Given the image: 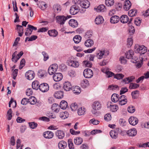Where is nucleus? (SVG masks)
Segmentation results:
<instances>
[{
	"label": "nucleus",
	"mask_w": 149,
	"mask_h": 149,
	"mask_svg": "<svg viewBox=\"0 0 149 149\" xmlns=\"http://www.w3.org/2000/svg\"><path fill=\"white\" fill-rule=\"evenodd\" d=\"M134 51L135 53H139L140 54H144L147 51V48L143 45H135Z\"/></svg>",
	"instance_id": "f257e3e1"
},
{
	"label": "nucleus",
	"mask_w": 149,
	"mask_h": 149,
	"mask_svg": "<svg viewBox=\"0 0 149 149\" xmlns=\"http://www.w3.org/2000/svg\"><path fill=\"white\" fill-rule=\"evenodd\" d=\"M102 107L101 104L99 102L95 101L92 104V112L93 114H95L97 113V110L100 109Z\"/></svg>",
	"instance_id": "f03ea898"
},
{
	"label": "nucleus",
	"mask_w": 149,
	"mask_h": 149,
	"mask_svg": "<svg viewBox=\"0 0 149 149\" xmlns=\"http://www.w3.org/2000/svg\"><path fill=\"white\" fill-rule=\"evenodd\" d=\"M71 17V16L68 15L66 17L63 15L57 16L56 17V22L61 25L64 24L65 21Z\"/></svg>",
	"instance_id": "7ed1b4c3"
},
{
	"label": "nucleus",
	"mask_w": 149,
	"mask_h": 149,
	"mask_svg": "<svg viewBox=\"0 0 149 149\" xmlns=\"http://www.w3.org/2000/svg\"><path fill=\"white\" fill-rule=\"evenodd\" d=\"M79 6L77 4H75L70 7V12L72 15H75L79 12Z\"/></svg>",
	"instance_id": "20e7f679"
},
{
	"label": "nucleus",
	"mask_w": 149,
	"mask_h": 149,
	"mask_svg": "<svg viewBox=\"0 0 149 149\" xmlns=\"http://www.w3.org/2000/svg\"><path fill=\"white\" fill-rule=\"evenodd\" d=\"M80 5L81 7L85 9L88 8L90 5V3L89 1L87 0H85L81 2ZM85 11V9H83L82 10H80V12L81 13H84Z\"/></svg>",
	"instance_id": "39448f33"
},
{
	"label": "nucleus",
	"mask_w": 149,
	"mask_h": 149,
	"mask_svg": "<svg viewBox=\"0 0 149 149\" xmlns=\"http://www.w3.org/2000/svg\"><path fill=\"white\" fill-rule=\"evenodd\" d=\"M84 77L86 78H89L92 77L93 74V71L90 69H85L83 72Z\"/></svg>",
	"instance_id": "423d86ee"
},
{
	"label": "nucleus",
	"mask_w": 149,
	"mask_h": 149,
	"mask_svg": "<svg viewBox=\"0 0 149 149\" xmlns=\"http://www.w3.org/2000/svg\"><path fill=\"white\" fill-rule=\"evenodd\" d=\"M57 69L58 65L57 64H52L49 67L48 71V72L50 75H52L56 72Z\"/></svg>",
	"instance_id": "0eeeda50"
},
{
	"label": "nucleus",
	"mask_w": 149,
	"mask_h": 149,
	"mask_svg": "<svg viewBox=\"0 0 149 149\" xmlns=\"http://www.w3.org/2000/svg\"><path fill=\"white\" fill-rule=\"evenodd\" d=\"M118 103L119 104L123 105L126 104L127 100L126 96L124 95H122L119 97Z\"/></svg>",
	"instance_id": "6e6552de"
},
{
	"label": "nucleus",
	"mask_w": 149,
	"mask_h": 149,
	"mask_svg": "<svg viewBox=\"0 0 149 149\" xmlns=\"http://www.w3.org/2000/svg\"><path fill=\"white\" fill-rule=\"evenodd\" d=\"M49 86L46 83H43L40 85V90L42 92H45L49 90Z\"/></svg>",
	"instance_id": "1a4fd4ad"
},
{
	"label": "nucleus",
	"mask_w": 149,
	"mask_h": 149,
	"mask_svg": "<svg viewBox=\"0 0 149 149\" xmlns=\"http://www.w3.org/2000/svg\"><path fill=\"white\" fill-rule=\"evenodd\" d=\"M27 79L29 80H31L35 77V73L32 70H29L26 72L25 74Z\"/></svg>",
	"instance_id": "9d476101"
},
{
	"label": "nucleus",
	"mask_w": 149,
	"mask_h": 149,
	"mask_svg": "<svg viewBox=\"0 0 149 149\" xmlns=\"http://www.w3.org/2000/svg\"><path fill=\"white\" fill-rule=\"evenodd\" d=\"M53 78L55 81H59L62 79L63 75L62 74L60 73H55L53 75Z\"/></svg>",
	"instance_id": "9b49d317"
},
{
	"label": "nucleus",
	"mask_w": 149,
	"mask_h": 149,
	"mask_svg": "<svg viewBox=\"0 0 149 149\" xmlns=\"http://www.w3.org/2000/svg\"><path fill=\"white\" fill-rule=\"evenodd\" d=\"M53 10L55 14L58 13L61 11V7L59 4H56L53 5Z\"/></svg>",
	"instance_id": "f8f14e48"
},
{
	"label": "nucleus",
	"mask_w": 149,
	"mask_h": 149,
	"mask_svg": "<svg viewBox=\"0 0 149 149\" xmlns=\"http://www.w3.org/2000/svg\"><path fill=\"white\" fill-rule=\"evenodd\" d=\"M138 120L136 117L134 116H131L129 119V123L132 125H136L138 123Z\"/></svg>",
	"instance_id": "ddd939ff"
},
{
	"label": "nucleus",
	"mask_w": 149,
	"mask_h": 149,
	"mask_svg": "<svg viewBox=\"0 0 149 149\" xmlns=\"http://www.w3.org/2000/svg\"><path fill=\"white\" fill-rule=\"evenodd\" d=\"M56 135L58 138L59 139H62L65 136L64 132L61 130H58L56 132Z\"/></svg>",
	"instance_id": "4468645a"
},
{
	"label": "nucleus",
	"mask_w": 149,
	"mask_h": 149,
	"mask_svg": "<svg viewBox=\"0 0 149 149\" xmlns=\"http://www.w3.org/2000/svg\"><path fill=\"white\" fill-rule=\"evenodd\" d=\"M131 6V3L130 1L126 0L125 1L123 6V8L124 10L127 11L130 9Z\"/></svg>",
	"instance_id": "2eb2a0df"
},
{
	"label": "nucleus",
	"mask_w": 149,
	"mask_h": 149,
	"mask_svg": "<svg viewBox=\"0 0 149 149\" xmlns=\"http://www.w3.org/2000/svg\"><path fill=\"white\" fill-rule=\"evenodd\" d=\"M43 136L46 139H51L52 138L54 134L53 132L50 131H47L43 133Z\"/></svg>",
	"instance_id": "dca6fc26"
},
{
	"label": "nucleus",
	"mask_w": 149,
	"mask_h": 149,
	"mask_svg": "<svg viewBox=\"0 0 149 149\" xmlns=\"http://www.w3.org/2000/svg\"><path fill=\"white\" fill-rule=\"evenodd\" d=\"M127 135L130 136H134L137 134V131L136 129H131L127 131Z\"/></svg>",
	"instance_id": "f3484780"
},
{
	"label": "nucleus",
	"mask_w": 149,
	"mask_h": 149,
	"mask_svg": "<svg viewBox=\"0 0 149 149\" xmlns=\"http://www.w3.org/2000/svg\"><path fill=\"white\" fill-rule=\"evenodd\" d=\"M72 86L69 82H65L63 84V88L66 91H69L70 90Z\"/></svg>",
	"instance_id": "a211bd4d"
},
{
	"label": "nucleus",
	"mask_w": 149,
	"mask_h": 149,
	"mask_svg": "<svg viewBox=\"0 0 149 149\" xmlns=\"http://www.w3.org/2000/svg\"><path fill=\"white\" fill-rule=\"evenodd\" d=\"M120 18L117 15H114L111 17L110 19V22L112 24L118 23L120 20Z\"/></svg>",
	"instance_id": "6ab92c4d"
},
{
	"label": "nucleus",
	"mask_w": 149,
	"mask_h": 149,
	"mask_svg": "<svg viewBox=\"0 0 149 149\" xmlns=\"http://www.w3.org/2000/svg\"><path fill=\"white\" fill-rule=\"evenodd\" d=\"M16 29L17 30L19 36H22L23 34V28L22 26L19 24L16 25Z\"/></svg>",
	"instance_id": "aec40b11"
},
{
	"label": "nucleus",
	"mask_w": 149,
	"mask_h": 149,
	"mask_svg": "<svg viewBox=\"0 0 149 149\" xmlns=\"http://www.w3.org/2000/svg\"><path fill=\"white\" fill-rule=\"evenodd\" d=\"M94 44V41L92 39H89L86 40L84 42V45L87 47H92Z\"/></svg>",
	"instance_id": "412c9836"
},
{
	"label": "nucleus",
	"mask_w": 149,
	"mask_h": 149,
	"mask_svg": "<svg viewBox=\"0 0 149 149\" xmlns=\"http://www.w3.org/2000/svg\"><path fill=\"white\" fill-rule=\"evenodd\" d=\"M54 96L57 99H61L63 97V93L61 91H56L54 94Z\"/></svg>",
	"instance_id": "4be33fe9"
},
{
	"label": "nucleus",
	"mask_w": 149,
	"mask_h": 149,
	"mask_svg": "<svg viewBox=\"0 0 149 149\" xmlns=\"http://www.w3.org/2000/svg\"><path fill=\"white\" fill-rule=\"evenodd\" d=\"M69 65L73 67H78L79 65V62L76 61L70 60L68 62Z\"/></svg>",
	"instance_id": "5701e85b"
},
{
	"label": "nucleus",
	"mask_w": 149,
	"mask_h": 149,
	"mask_svg": "<svg viewBox=\"0 0 149 149\" xmlns=\"http://www.w3.org/2000/svg\"><path fill=\"white\" fill-rule=\"evenodd\" d=\"M120 22L123 23H125L127 22L129 20L128 17L126 15H123L120 18Z\"/></svg>",
	"instance_id": "b1692460"
},
{
	"label": "nucleus",
	"mask_w": 149,
	"mask_h": 149,
	"mask_svg": "<svg viewBox=\"0 0 149 149\" xmlns=\"http://www.w3.org/2000/svg\"><path fill=\"white\" fill-rule=\"evenodd\" d=\"M69 25L73 28L76 27L78 26V23L77 20L71 19L69 22Z\"/></svg>",
	"instance_id": "393cba45"
},
{
	"label": "nucleus",
	"mask_w": 149,
	"mask_h": 149,
	"mask_svg": "<svg viewBox=\"0 0 149 149\" xmlns=\"http://www.w3.org/2000/svg\"><path fill=\"white\" fill-rule=\"evenodd\" d=\"M104 20V19L102 16H99L96 18L95 22L96 24H100L103 22Z\"/></svg>",
	"instance_id": "a878e982"
},
{
	"label": "nucleus",
	"mask_w": 149,
	"mask_h": 149,
	"mask_svg": "<svg viewBox=\"0 0 149 149\" xmlns=\"http://www.w3.org/2000/svg\"><path fill=\"white\" fill-rule=\"evenodd\" d=\"M67 146V143L64 141H60L58 143V147L60 149H64Z\"/></svg>",
	"instance_id": "bb28decb"
},
{
	"label": "nucleus",
	"mask_w": 149,
	"mask_h": 149,
	"mask_svg": "<svg viewBox=\"0 0 149 149\" xmlns=\"http://www.w3.org/2000/svg\"><path fill=\"white\" fill-rule=\"evenodd\" d=\"M28 27L26 29V31H29L30 32L29 35L31 34L33 30L36 31L37 29L36 27H34L30 24H28Z\"/></svg>",
	"instance_id": "cd10ccee"
},
{
	"label": "nucleus",
	"mask_w": 149,
	"mask_h": 149,
	"mask_svg": "<svg viewBox=\"0 0 149 149\" xmlns=\"http://www.w3.org/2000/svg\"><path fill=\"white\" fill-rule=\"evenodd\" d=\"M39 82L38 81H35L33 82L32 87V88L35 90H37L38 88L40 89V85Z\"/></svg>",
	"instance_id": "c85d7f7f"
},
{
	"label": "nucleus",
	"mask_w": 149,
	"mask_h": 149,
	"mask_svg": "<svg viewBox=\"0 0 149 149\" xmlns=\"http://www.w3.org/2000/svg\"><path fill=\"white\" fill-rule=\"evenodd\" d=\"M104 51L99 50L96 53V57L99 59H102L103 56L105 55Z\"/></svg>",
	"instance_id": "c756f323"
},
{
	"label": "nucleus",
	"mask_w": 149,
	"mask_h": 149,
	"mask_svg": "<svg viewBox=\"0 0 149 149\" xmlns=\"http://www.w3.org/2000/svg\"><path fill=\"white\" fill-rule=\"evenodd\" d=\"M48 33L49 36L53 37L56 36L58 34L57 31L55 29L48 31Z\"/></svg>",
	"instance_id": "7c9ffc66"
},
{
	"label": "nucleus",
	"mask_w": 149,
	"mask_h": 149,
	"mask_svg": "<svg viewBox=\"0 0 149 149\" xmlns=\"http://www.w3.org/2000/svg\"><path fill=\"white\" fill-rule=\"evenodd\" d=\"M126 58L127 59L132 58L133 55H134V52L132 50H129L128 52L125 53Z\"/></svg>",
	"instance_id": "2f4dec72"
},
{
	"label": "nucleus",
	"mask_w": 149,
	"mask_h": 149,
	"mask_svg": "<svg viewBox=\"0 0 149 149\" xmlns=\"http://www.w3.org/2000/svg\"><path fill=\"white\" fill-rule=\"evenodd\" d=\"M83 142V139L81 137H77L75 138L74 139V142L77 145L81 144Z\"/></svg>",
	"instance_id": "473e14b6"
},
{
	"label": "nucleus",
	"mask_w": 149,
	"mask_h": 149,
	"mask_svg": "<svg viewBox=\"0 0 149 149\" xmlns=\"http://www.w3.org/2000/svg\"><path fill=\"white\" fill-rule=\"evenodd\" d=\"M86 109L84 107H81L78 109V114L79 116H81L85 113Z\"/></svg>",
	"instance_id": "72a5a7b5"
},
{
	"label": "nucleus",
	"mask_w": 149,
	"mask_h": 149,
	"mask_svg": "<svg viewBox=\"0 0 149 149\" xmlns=\"http://www.w3.org/2000/svg\"><path fill=\"white\" fill-rule=\"evenodd\" d=\"M111 98L112 102H116L118 101V95L116 93H114L112 95Z\"/></svg>",
	"instance_id": "f704fd0d"
},
{
	"label": "nucleus",
	"mask_w": 149,
	"mask_h": 149,
	"mask_svg": "<svg viewBox=\"0 0 149 149\" xmlns=\"http://www.w3.org/2000/svg\"><path fill=\"white\" fill-rule=\"evenodd\" d=\"M60 106L61 109H65L68 106L67 102L63 100L61 102Z\"/></svg>",
	"instance_id": "c9c22d12"
},
{
	"label": "nucleus",
	"mask_w": 149,
	"mask_h": 149,
	"mask_svg": "<svg viewBox=\"0 0 149 149\" xmlns=\"http://www.w3.org/2000/svg\"><path fill=\"white\" fill-rule=\"evenodd\" d=\"M93 33L92 31H87L84 35V37L86 39H88L91 38L92 36Z\"/></svg>",
	"instance_id": "e433bc0d"
},
{
	"label": "nucleus",
	"mask_w": 149,
	"mask_h": 149,
	"mask_svg": "<svg viewBox=\"0 0 149 149\" xmlns=\"http://www.w3.org/2000/svg\"><path fill=\"white\" fill-rule=\"evenodd\" d=\"M81 39V36L79 35H78L75 36L73 38V40L75 43L78 44L80 42Z\"/></svg>",
	"instance_id": "4c0bfd02"
},
{
	"label": "nucleus",
	"mask_w": 149,
	"mask_h": 149,
	"mask_svg": "<svg viewBox=\"0 0 149 149\" xmlns=\"http://www.w3.org/2000/svg\"><path fill=\"white\" fill-rule=\"evenodd\" d=\"M96 10L97 12H103L106 9L104 5H101L97 7Z\"/></svg>",
	"instance_id": "58836bf2"
},
{
	"label": "nucleus",
	"mask_w": 149,
	"mask_h": 149,
	"mask_svg": "<svg viewBox=\"0 0 149 149\" xmlns=\"http://www.w3.org/2000/svg\"><path fill=\"white\" fill-rule=\"evenodd\" d=\"M60 117L62 119H65L68 117V113L66 111L61 112L60 114Z\"/></svg>",
	"instance_id": "ea45409f"
},
{
	"label": "nucleus",
	"mask_w": 149,
	"mask_h": 149,
	"mask_svg": "<svg viewBox=\"0 0 149 149\" xmlns=\"http://www.w3.org/2000/svg\"><path fill=\"white\" fill-rule=\"evenodd\" d=\"M73 91L74 93L76 94H79L81 92V88L79 86H76L74 88Z\"/></svg>",
	"instance_id": "a19ab883"
},
{
	"label": "nucleus",
	"mask_w": 149,
	"mask_h": 149,
	"mask_svg": "<svg viewBox=\"0 0 149 149\" xmlns=\"http://www.w3.org/2000/svg\"><path fill=\"white\" fill-rule=\"evenodd\" d=\"M115 131L111 130L110 132V135L112 138L116 139L118 137V134Z\"/></svg>",
	"instance_id": "79ce46f5"
},
{
	"label": "nucleus",
	"mask_w": 149,
	"mask_h": 149,
	"mask_svg": "<svg viewBox=\"0 0 149 149\" xmlns=\"http://www.w3.org/2000/svg\"><path fill=\"white\" fill-rule=\"evenodd\" d=\"M47 74L46 72L44 70H40L38 72V75L39 77L42 78Z\"/></svg>",
	"instance_id": "37998d69"
},
{
	"label": "nucleus",
	"mask_w": 149,
	"mask_h": 149,
	"mask_svg": "<svg viewBox=\"0 0 149 149\" xmlns=\"http://www.w3.org/2000/svg\"><path fill=\"white\" fill-rule=\"evenodd\" d=\"M136 14V10L135 9L131 10L128 12L129 15L131 17L135 16Z\"/></svg>",
	"instance_id": "c03bdc74"
},
{
	"label": "nucleus",
	"mask_w": 149,
	"mask_h": 149,
	"mask_svg": "<svg viewBox=\"0 0 149 149\" xmlns=\"http://www.w3.org/2000/svg\"><path fill=\"white\" fill-rule=\"evenodd\" d=\"M29 102H30L31 104H34L36 102V100L35 97H31L28 99Z\"/></svg>",
	"instance_id": "a18cd8bd"
},
{
	"label": "nucleus",
	"mask_w": 149,
	"mask_h": 149,
	"mask_svg": "<svg viewBox=\"0 0 149 149\" xmlns=\"http://www.w3.org/2000/svg\"><path fill=\"white\" fill-rule=\"evenodd\" d=\"M109 107L110 110L113 112L116 111L118 109V107L117 105H110Z\"/></svg>",
	"instance_id": "49530a36"
},
{
	"label": "nucleus",
	"mask_w": 149,
	"mask_h": 149,
	"mask_svg": "<svg viewBox=\"0 0 149 149\" xmlns=\"http://www.w3.org/2000/svg\"><path fill=\"white\" fill-rule=\"evenodd\" d=\"M40 4L39 7L42 10H45L47 7V5L44 2H42Z\"/></svg>",
	"instance_id": "de8ad7c7"
},
{
	"label": "nucleus",
	"mask_w": 149,
	"mask_h": 149,
	"mask_svg": "<svg viewBox=\"0 0 149 149\" xmlns=\"http://www.w3.org/2000/svg\"><path fill=\"white\" fill-rule=\"evenodd\" d=\"M127 44L128 47H130L132 45L133 42L131 36L129 37V38H127Z\"/></svg>",
	"instance_id": "09e8293b"
},
{
	"label": "nucleus",
	"mask_w": 149,
	"mask_h": 149,
	"mask_svg": "<svg viewBox=\"0 0 149 149\" xmlns=\"http://www.w3.org/2000/svg\"><path fill=\"white\" fill-rule=\"evenodd\" d=\"M70 107L72 111H74L77 110L78 106L76 103H74L71 104Z\"/></svg>",
	"instance_id": "8fccbe9b"
},
{
	"label": "nucleus",
	"mask_w": 149,
	"mask_h": 149,
	"mask_svg": "<svg viewBox=\"0 0 149 149\" xmlns=\"http://www.w3.org/2000/svg\"><path fill=\"white\" fill-rule=\"evenodd\" d=\"M114 3V0H106L105 4L108 6H113Z\"/></svg>",
	"instance_id": "3c124183"
},
{
	"label": "nucleus",
	"mask_w": 149,
	"mask_h": 149,
	"mask_svg": "<svg viewBox=\"0 0 149 149\" xmlns=\"http://www.w3.org/2000/svg\"><path fill=\"white\" fill-rule=\"evenodd\" d=\"M139 84L132 83L130 84L129 88L130 89H136L139 87Z\"/></svg>",
	"instance_id": "603ef678"
},
{
	"label": "nucleus",
	"mask_w": 149,
	"mask_h": 149,
	"mask_svg": "<svg viewBox=\"0 0 149 149\" xmlns=\"http://www.w3.org/2000/svg\"><path fill=\"white\" fill-rule=\"evenodd\" d=\"M68 145L70 149H74V145L72 143V140L71 139L68 140Z\"/></svg>",
	"instance_id": "864d4df0"
},
{
	"label": "nucleus",
	"mask_w": 149,
	"mask_h": 149,
	"mask_svg": "<svg viewBox=\"0 0 149 149\" xmlns=\"http://www.w3.org/2000/svg\"><path fill=\"white\" fill-rule=\"evenodd\" d=\"M128 111L130 113H133L135 111V108L134 107L131 105L128 107Z\"/></svg>",
	"instance_id": "5fc2aeb1"
},
{
	"label": "nucleus",
	"mask_w": 149,
	"mask_h": 149,
	"mask_svg": "<svg viewBox=\"0 0 149 149\" xmlns=\"http://www.w3.org/2000/svg\"><path fill=\"white\" fill-rule=\"evenodd\" d=\"M29 124L30 127L33 129L36 128L38 125L37 124L34 122L29 123Z\"/></svg>",
	"instance_id": "6e6d98bb"
},
{
	"label": "nucleus",
	"mask_w": 149,
	"mask_h": 149,
	"mask_svg": "<svg viewBox=\"0 0 149 149\" xmlns=\"http://www.w3.org/2000/svg\"><path fill=\"white\" fill-rule=\"evenodd\" d=\"M124 77V75L122 74H114V77L118 79H123Z\"/></svg>",
	"instance_id": "4d7b16f0"
},
{
	"label": "nucleus",
	"mask_w": 149,
	"mask_h": 149,
	"mask_svg": "<svg viewBox=\"0 0 149 149\" xmlns=\"http://www.w3.org/2000/svg\"><path fill=\"white\" fill-rule=\"evenodd\" d=\"M24 53L22 51L20 52L17 55L15 60V63H16L17 61L20 58L21 56L23 55Z\"/></svg>",
	"instance_id": "13d9d810"
},
{
	"label": "nucleus",
	"mask_w": 149,
	"mask_h": 149,
	"mask_svg": "<svg viewBox=\"0 0 149 149\" xmlns=\"http://www.w3.org/2000/svg\"><path fill=\"white\" fill-rule=\"evenodd\" d=\"M42 54L43 56V60L44 61H46L49 59V56L48 54L45 52H42Z\"/></svg>",
	"instance_id": "bf43d9fd"
},
{
	"label": "nucleus",
	"mask_w": 149,
	"mask_h": 149,
	"mask_svg": "<svg viewBox=\"0 0 149 149\" xmlns=\"http://www.w3.org/2000/svg\"><path fill=\"white\" fill-rule=\"evenodd\" d=\"M39 119L43 121L48 122L49 121V119L46 116H42L40 117Z\"/></svg>",
	"instance_id": "052dcab7"
},
{
	"label": "nucleus",
	"mask_w": 149,
	"mask_h": 149,
	"mask_svg": "<svg viewBox=\"0 0 149 149\" xmlns=\"http://www.w3.org/2000/svg\"><path fill=\"white\" fill-rule=\"evenodd\" d=\"M88 85V81L87 80H84L83 82L81 83V86L83 88H86Z\"/></svg>",
	"instance_id": "680f3d73"
},
{
	"label": "nucleus",
	"mask_w": 149,
	"mask_h": 149,
	"mask_svg": "<svg viewBox=\"0 0 149 149\" xmlns=\"http://www.w3.org/2000/svg\"><path fill=\"white\" fill-rule=\"evenodd\" d=\"M25 63V61L24 58L22 59L21 61L19 69H21L24 65Z\"/></svg>",
	"instance_id": "e2e57ef3"
},
{
	"label": "nucleus",
	"mask_w": 149,
	"mask_h": 149,
	"mask_svg": "<svg viewBox=\"0 0 149 149\" xmlns=\"http://www.w3.org/2000/svg\"><path fill=\"white\" fill-rule=\"evenodd\" d=\"M68 75L71 77H74L76 75V73L74 70H70L68 72Z\"/></svg>",
	"instance_id": "0e129e2a"
},
{
	"label": "nucleus",
	"mask_w": 149,
	"mask_h": 149,
	"mask_svg": "<svg viewBox=\"0 0 149 149\" xmlns=\"http://www.w3.org/2000/svg\"><path fill=\"white\" fill-rule=\"evenodd\" d=\"M111 118V116L110 114H107L104 116V120L107 121H110Z\"/></svg>",
	"instance_id": "69168bd1"
},
{
	"label": "nucleus",
	"mask_w": 149,
	"mask_h": 149,
	"mask_svg": "<svg viewBox=\"0 0 149 149\" xmlns=\"http://www.w3.org/2000/svg\"><path fill=\"white\" fill-rule=\"evenodd\" d=\"M90 122L94 125H97L99 123L100 121L96 120L95 118H93L90 120Z\"/></svg>",
	"instance_id": "338daca9"
},
{
	"label": "nucleus",
	"mask_w": 149,
	"mask_h": 149,
	"mask_svg": "<svg viewBox=\"0 0 149 149\" xmlns=\"http://www.w3.org/2000/svg\"><path fill=\"white\" fill-rule=\"evenodd\" d=\"M128 89L126 87L122 88L120 91V94H124L126 92H127Z\"/></svg>",
	"instance_id": "774afa93"
}]
</instances>
